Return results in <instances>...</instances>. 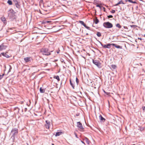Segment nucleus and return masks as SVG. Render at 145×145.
<instances>
[{"label":"nucleus","instance_id":"nucleus-32","mask_svg":"<svg viewBox=\"0 0 145 145\" xmlns=\"http://www.w3.org/2000/svg\"><path fill=\"white\" fill-rule=\"evenodd\" d=\"M4 75V74H3L2 75H0V80H1L3 77Z\"/></svg>","mask_w":145,"mask_h":145},{"label":"nucleus","instance_id":"nucleus-46","mask_svg":"<svg viewBox=\"0 0 145 145\" xmlns=\"http://www.w3.org/2000/svg\"><path fill=\"white\" fill-rule=\"evenodd\" d=\"M59 51H57V53H58H58H59Z\"/></svg>","mask_w":145,"mask_h":145},{"label":"nucleus","instance_id":"nucleus-5","mask_svg":"<svg viewBox=\"0 0 145 145\" xmlns=\"http://www.w3.org/2000/svg\"><path fill=\"white\" fill-rule=\"evenodd\" d=\"M77 127H78L79 129L82 131L84 129V128L82 123L80 122H78L77 123Z\"/></svg>","mask_w":145,"mask_h":145},{"label":"nucleus","instance_id":"nucleus-31","mask_svg":"<svg viewBox=\"0 0 145 145\" xmlns=\"http://www.w3.org/2000/svg\"><path fill=\"white\" fill-rule=\"evenodd\" d=\"M113 17V16L111 15H110L108 16V18H112Z\"/></svg>","mask_w":145,"mask_h":145},{"label":"nucleus","instance_id":"nucleus-6","mask_svg":"<svg viewBox=\"0 0 145 145\" xmlns=\"http://www.w3.org/2000/svg\"><path fill=\"white\" fill-rule=\"evenodd\" d=\"M18 133V130L16 128L13 129L11 131V133L14 135L16 134H17Z\"/></svg>","mask_w":145,"mask_h":145},{"label":"nucleus","instance_id":"nucleus-40","mask_svg":"<svg viewBox=\"0 0 145 145\" xmlns=\"http://www.w3.org/2000/svg\"><path fill=\"white\" fill-rule=\"evenodd\" d=\"M132 3H137V2L135 1H132Z\"/></svg>","mask_w":145,"mask_h":145},{"label":"nucleus","instance_id":"nucleus-10","mask_svg":"<svg viewBox=\"0 0 145 145\" xmlns=\"http://www.w3.org/2000/svg\"><path fill=\"white\" fill-rule=\"evenodd\" d=\"M1 54L2 55L7 58H8L10 57V56L8 55L7 54V53L3 52L1 53Z\"/></svg>","mask_w":145,"mask_h":145},{"label":"nucleus","instance_id":"nucleus-42","mask_svg":"<svg viewBox=\"0 0 145 145\" xmlns=\"http://www.w3.org/2000/svg\"><path fill=\"white\" fill-rule=\"evenodd\" d=\"M27 110V108H25V110H24V111H25V112H26Z\"/></svg>","mask_w":145,"mask_h":145},{"label":"nucleus","instance_id":"nucleus-30","mask_svg":"<svg viewBox=\"0 0 145 145\" xmlns=\"http://www.w3.org/2000/svg\"><path fill=\"white\" fill-rule=\"evenodd\" d=\"M110 12L112 13H114L115 12V10H112Z\"/></svg>","mask_w":145,"mask_h":145},{"label":"nucleus","instance_id":"nucleus-17","mask_svg":"<svg viewBox=\"0 0 145 145\" xmlns=\"http://www.w3.org/2000/svg\"><path fill=\"white\" fill-rule=\"evenodd\" d=\"M40 92L41 93H44L45 92L44 90L42 88H40Z\"/></svg>","mask_w":145,"mask_h":145},{"label":"nucleus","instance_id":"nucleus-34","mask_svg":"<svg viewBox=\"0 0 145 145\" xmlns=\"http://www.w3.org/2000/svg\"><path fill=\"white\" fill-rule=\"evenodd\" d=\"M96 6L97 7H99L100 8H101V6L99 4L97 5Z\"/></svg>","mask_w":145,"mask_h":145},{"label":"nucleus","instance_id":"nucleus-20","mask_svg":"<svg viewBox=\"0 0 145 145\" xmlns=\"http://www.w3.org/2000/svg\"><path fill=\"white\" fill-rule=\"evenodd\" d=\"M97 35L98 37H99L101 36V33L100 32H97Z\"/></svg>","mask_w":145,"mask_h":145},{"label":"nucleus","instance_id":"nucleus-44","mask_svg":"<svg viewBox=\"0 0 145 145\" xmlns=\"http://www.w3.org/2000/svg\"><path fill=\"white\" fill-rule=\"evenodd\" d=\"M138 39H140V40H142V39H141V38H138Z\"/></svg>","mask_w":145,"mask_h":145},{"label":"nucleus","instance_id":"nucleus-22","mask_svg":"<svg viewBox=\"0 0 145 145\" xmlns=\"http://www.w3.org/2000/svg\"><path fill=\"white\" fill-rule=\"evenodd\" d=\"M7 3L9 5H11L12 4V1L11 0H8V1H7Z\"/></svg>","mask_w":145,"mask_h":145},{"label":"nucleus","instance_id":"nucleus-16","mask_svg":"<svg viewBox=\"0 0 145 145\" xmlns=\"http://www.w3.org/2000/svg\"><path fill=\"white\" fill-rule=\"evenodd\" d=\"M54 78L56 79L58 81L60 80L58 76H54Z\"/></svg>","mask_w":145,"mask_h":145},{"label":"nucleus","instance_id":"nucleus-19","mask_svg":"<svg viewBox=\"0 0 145 145\" xmlns=\"http://www.w3.org/2000/svg\"><path fill=\"white\" fill-rule=\"evenodd\" d=\"M94 22L95 24H97L99 22V20L96 18L95 20H94Z\"/></svg>","mask_w":145,"mask_h":145},{"label":"nucleus","instance_id":"nucleus-26","mask_svg":"<svg viewBox=\"0 0 145 145\" xmlns=\"http://www.w3.org/2000/svg\"><path fill=\"white\" fill-rule=\"evenodd\" d=\"M46 124H48V125H50V122L49 121H48V120H46Z\"/></svg>","mask_w":145,"mask_h":145},{"label":"nucleus","instance_id":"nucleus-7","mask_svg":"<svg viewBox=\"0 0 145 145\" xmlns=\"http://www.w3.org/2000/svg\"><path fill=\"white\" fill-rule=\"evenodd\" d=\"M93 63L97 67H99L100 66V63L96 60H93Z\"/></svg>","mask_w":145,"mask_h":145},{"label":"nucleus","instance_id":"nucleus-50","mask_svg":"<svg viewBox=\"0 0 145 145\" xmlns=\"http://www.w3.org/2000/svg\"><path fill=\"white\" fill-rule=\"evenodd\" d=\"M27 145H28V144H27Z\"/></svg>","mask_w":145,"mask_h":145},{"label":"nucleus","instance_id":"nucleus-29","mask_svg":"<svg viewBox=\"0 0 145 145\" xmlns=\"http://www.w3.org/2000/svg\"><path fill=\"white\" fill-rule=\"evenodd\" d=\"M79 22L80 23L83 25L85 24L84 22L82 21H79Z\"/></svg>","mask_w":145,"mask_h":145},{"label":"nucleus","instance_id":"nucleus-2","mask_svg":"<svg viewBox=\"0 0 145 145\" xmlns=\"http://www.w3.org/2000/svg\"><path fill=\"white\" fill-rule=\"evenodd\" d=\"M103 25L105 27L107 28H110L113 27L112 24L109 22H104L103 24Z\"/></svg>","mask_w":145,"mask_h":145},{"label":"nucleus","instance_id":"nucleus-4","mask_svg":"<svg viewBox=\"0 0 145 145\" xmlns=\"http://www.w3.org/2000/svg\"><path fill=\"white\" fill-rule=\"evenodd\" d=\"M8 16L10 18H12L14 17V12L12 9H10L8 13Z\"/></svg>","mask_w":145,"mask_h":145},{"label":"nucleus","instance_id":"nucleus-24","mask_svg":"<svg viewBox=\"0 0 145 145\" xmlns=\"http://www.w3.org/2000/svg\"><path fill=\"white\" fill-rule=\"evenodd\" d=\"M74 82H72V83L71 84V85L72 86V88L73 89L74 88Z\"/></svg>","mask_w":145,"mask_h":145},{"label":"nucleus","instance_id":"nucleus-1","mask_svg":"<svg viewBox=\"0 0 145 145\" xmlns=\"http://www.w3.org/2000/svg\"><path fill=\"white\" fill-rule=\"evenodd\" d=\"M52 52V51L50 52L48 50L47 48H43L40 50V52L43 55L46 56L50 55V52Z\"/></svg>","mask_w":145,"mask_h":145},{"label":"nucleus","instance_id":"nucleus-38","mask_svg":"<svg viewBox=\"0 0 145 145\" xmlns=\"http://www.w3.org/2000/svg\"><path fill=\"white\" fill-rule=\"evenodd\" d=\"M70 84H71H71L72 83V82H73L71 80H70Z\"/></svg>","mask_w":145,"mask_h":145},{"label":"nucleus","instance_id":"nucleus-3","mask_svg":"<svg viewBox=\"0 0 145 145\" xmlns=\"http://www.w3.org/2000/svg\"><path fill=\"white\" fill-rule=\"evenodd\" d=\"M99 42L101 44V46L104 48H110L111 46L112 45V44H103L101 42L99 41Z\"/></svg>","mask_w":145,"mask_h":145},{"label":"nucleus","instance_id":"nucleus-11","mask_svg":"<svg viewBox=\"0 0 145 145\" xmlns=\"http://www.w3.org/2000/svg\"><path fill=\"white\" fill-rule=\"evenodd\" d=\"M99 118L101 121L103 122L105 121V119L103 118L101 115H100L99 116Z\"/></svg>","mask_w":145,"mask_h":145},{"label":"nucleus","instance_id":"nucleus-47","mask_svg":"<svg viewBox=\"0 0 145 145\" xmlns=\"http://www.w3.org/2000/svg\"><path fill=\"white\" fill-rule=\"evenodd\" d=\"M125 1L126 2L128 1H127V0H125Z\"/></svg>","mask_w":145,"mask_h":145},{"label":"nucleus","instance_id":"nucleus-43","mask_svg":"<svg viewBox=\"0 0 145 145\" xmlns=\"http://www.w3.org/2000/svg\"><path fill=\"white\" fill-rule=\"evenodd\" d=\"M81 142H82L84 144H85V143H84V142H83V141H81Z\"/></svg>","mask_w":145,"mask_h":145},{"label":"nucleus","instance_id":"nucleus-36","mask_svg":"<svg viewBox=\"0 0 145 145\" xmlns=\"http://www.w3.org/2000/svg\"><path fill=\"white\" fill-rule=\"evenodd\" d=\"M86 28L88 29H90L89 27H88L87 26H86Z\"/></svg>","mask_w":145,"mask_h":145},{"label":"nucleus","instance_id":"nucleus-27","mask_svg":"<svg viewBox=\"0 0 145 145\" xmlns=\"http://www.w3.org/2000/svg\"><path fill=\"white\" fill-rule=\"evenodd\" d=\"M76 85H78V84L79 82V80L76 77Z\"/></svg>","mask_w":145,"mask_h":145},{"label":"nucleus","instance_id":"nucleus-35","mask_svg":"<svg viewBox=\"0 0 145 145\" xmlns=\"http://www.w3.org/2000/svg\"><path fill=\"white\" fill-rule=\"evenodd\" d=\"M50 22H51V21H46L45 23H49Z\"/></svg>","mask_w":145,"mask_h":145},{"label":"nucleus","instance_id":"nucleus-48","mask_svg":"<svg viewBox=\"0 0 145 145\" xmlns=\"http://www.w3.org/2000/svg\"><path fill=\"white\" fill-rule=\"evenodd\" d=\"M144 37H145V34L144 35Z\"/></svg>","mask_w":145,"mask_h":145},{"label":"nucleus","instance_id":"nucleus-9","mask_svg":"<svg viewBox=\"0 0 145 145\" xmlns=\"http://www.w3.org/2000/svg\"><path fill=\"white\" fill-rule=\"evenodd\" d=\"M112 45L115 46V47L118 48H122V47L121 46H120L119 45H118L114 44L112 43Z\"/></svg>","mask_w":145,"mask_h":145},{"label":"nucleus","instance_id":"nucleus-12","mask_svg":"<svg viewBox=\"0 0 145 145\" xmlns=\"http://www.w3.org/2000/svg\"><path fill=\"white\" fill-rule=\"evenodd\" d=\"M84 140L88 144H89L90 143V141L86 137H85L84 138Z\"/></svg>","mask_w":145,"mask_h":145},{"label":"nucleus","instance_id":"nucleus-15","mask_svg":"<svg viewBox=\"0 0 145 145\" xmlns=\"http://www.w3.org/2000/svg\"><path fill=\"white\" fill-rule=\"evenodd\" d=\"M24 60L25 62H28L30 61V58L29 57L24 58Z\"/></svg>","mask_w":145,"mask_h":145},{"label":"nucleus","instance_id":"nucleus-21","mask_svg":"<svg viewBox=\"0 0 145 145\" xmlns=\"http://www.w3.org/2000/svg\"><path fill=\"white\" fill-rule=\"evenodd\" d=\"M116 27H118L119 29H120L121 28V26L119 24H117L116 25Z\"/></svg>","mask_w":145,"mask_h":145},{"label":"nucleus","instance_id":"nucleus-41","mask_svg":"<svg viewBox=\"0 0 145 145\" xmlns=\"http://www.w3.org/2000/svg\"><path fill=\"white\" fill-rule=\"evenodd\" d=\"M83 25V26H84L85 27H86V24H84Z\"/></svg>","mask_w":145,"mask_h":145},{"label":"nucleus","instance_id":"nucleus-18","mask_svg":"<svg viewBox=\"0 0 145 145\" xmlns=\"http://www.w3.org/2000/svg\"><path fill=\"white\" fill-rule=\"evenodd\" d=\"M61 132H57L56 133L55 136H59L61 134Z\"/></svg>","mask_w":145,"mask_h":145},{"label":"nucleus","instance_id":"nucleus-39","mask_svg":"<svg viewBox=\"0 0 145 145\" xmlns=\"http://www.w3.org/2000/svg\"><path fill=\"white\" fill-rule=\"evenodd\" d=\"M74 134L75 135V137L77 138H78V137H77V135L76 134V133H74Z\"/></svg>","mask_w":145,"mask_h":145},{"label":"nucleus","instance_id":"nucleus-8","mask_svg":"<svg viewBox=\"0 0 145 145\" xmlns=\"http://www.w3.org/2000/svg\"><path fill=\"white\" fill-rule=\"evenodd\" d=\"M7 47V46L3 44H2L1 45H0V51L5 49Z\"/></svg>","mask_w":145,"mask_h":145},{"label":"nucleus","instance_id":"nucleus-25","mask_svg":"<svg viewBox=\"0 0 145 145\" xmlns=\"http://www.w3.org/2000/svg\"><path fill=\"white\" fill-rule=\"evenodd\" d=\"M50 125H49L46 124L45 125L47 129H49V127H50Z\"/></svg>","mask_w":145,"mask_h":145},{"label":"nucleus","instance_id":"nucleus-28","mask_svg":"<svg viewBox=\"0 0 145 145\" xmlns=\"http://www.w3.org/2000/svg\"><path fill=\"white\" fill-rule=\"evenodd\" d=\"M112 67L113 69H115L116 67V66L115 65H112Z\"/></svg>","mask_w":145,"mask_h":145},{"label":"nucleus","instance_id":"nucleus-14","mask_svg":"<svg viewBox=\"0 0 145 145\" xmlns=\"http://www.w3.org/2000/svg\"><path fill=\"white\" fill-rule=\"evenodd\" d=\"M121 4H124L125 3L123 2V1L122 0H121L117 4L115 5V6H116L118 5H119Z\"/></svg>","mask_w":145,"mask_h":145},{"label":"nucleus","instance_id":"nucleus-33","mask_svg":"<svg viewBox=\"0 0 145 145\" xmlns=\"http://www.w3.org/2000/svg\"><path fill=\"white\" fill-rule=\"evenodd\" d=\"M9 67H10V68H9V70L8 71V72H10L11 71V70L12 69V67H11V66L10 65H9Z\"/></svg>","mask_w":145,"mask_h":145},{"label":"nucleus","instance_id":"nucleus-37","mask_svg":"<svg viewBox=\"0 0 145 145\" xmlns=\"http://www.w3.org/2000/svg\"><path fill=\"white\" fill-rule=\"evenodd\" d=\"M128 1L132 3V0H127Z\"/></svg>","mask_w":145,"mask_h":145},{"label":"nucleus","instance_id":"nucleus-45","mask_svg":"<svg viewBox=\"0 0 145 145\" xmlns=\"http://www.w3.org/2000/svg\"><path fill=\"white\" fill-rule=\"evenodd\" d=\"M124 28H127V27H126L124 26Z\"/></svg>","mask_w":145,"mask_h":145},{"label":"nucleus","instance_id":"nucleus-23","mask_svg":"<svg viewBox=\"0 0 145 145\" xmlns=\"http://www.w3.org/2000/svg\"><path fill=\"white\" fill-rule=\"evenodd\" d=\"M15 5L17 8H20V6L17 3H15Z\"/></svg>","mask_w":145,"mask_h":145},{"label":"nucleus","instance_id":"nucleus-49","mask_svg":"<svg viewBox=\"0 0 145 145\" xmlns=\"http://www.w3.org/2000/svg\"><path fill=\"white\" fill-rule=\"evenodd\" d=\"M52 145H54L53 144H52Z\"/></svg>","mask_w":145,"mask_h":145},{"label":"nucleus","instance_id":"nucleus-13","mask_svg":"<svg viewBox=\"0 0 145 145\" xmlns=\"http://www.w3.org/2000/svg\"><path fill=\"white\" fill-rule=\"evenodd\" d=\"M1 21L3 22L5 24H6V22H5L6 21L5 18L3 17H2L1 18Z\"/></svg>","mask_w":145,"mask_h":145}]
</instances>
